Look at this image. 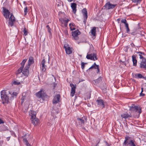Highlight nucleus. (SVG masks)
Listing matches in <instances>:
<instances>
[{
  "label": "nucleus",
  "mask_w": 146,
  "mask_h": 146,
  "mask_svg": "<svg viewBox=\"0 0 146 146\" xmlns=\"http://www.w3.org/2000/svg\"><path fill=\"white\" fill-rule=\"evenodd\" d=\"M82 12L84 16V18L87 19L88 18L87 11L86 8H84L82 10Z\"/></svg>",
  "instance_id": "obj_27"
},
{
  "label": "nucleus",
  "mask_w": 146,
  "mask_h": 146,
  "mask_svg": "<svg viewBox=\"0 0 146 146\" xmlns=\"http://www.w3.org/2000/svg\"><path fill=\"white\" fill-rule=\"evenodd\" d=\"M132 35H135L136 34V33L135 32H133L130 33Z\"/></svg>",
  "instance_id": "obj_46"
},
{
  "label": "nucleus",
  "mask_w": 146,
  "mask_h": 146,
  "mask_svg": "<svg viewBox=\"0 0 146 146\" xmlns=\"http://www.w3.org/2000/svg\"><path fill=\"white\" fill-rule=\"evenodd\" d=\"M17 93L16 92H13V93L12 97H14V96H16L17 95Z\"/></svg>",
  "instance_id": "obj_41"
},
{
  "label": "nucleus",
  "mask_w": 146,
  "mask_h": 146,
  "mask_svg": "<svg viewBox=\"0 0 146 146\" xmlns=\"http://www.w3.org/2000/svg\"><path fill=\"white\" fill-rule=\"evenodd\" d=\"M23 3L25 5H26L27 4H26V2L25 1H24L23 2Z\"/></svg>",
  "instance_id": "obj_53"
},
{
  "label": "nucleus",
  "mask_w": 146,
  "mask_h": 146,
  "mask_svg": "<svg viewBox=\"0 0 146 146\" xmlns=\"http://www.w3.org/2000/svg\"><path fill=\"white\" fill-rule=\"evenodd\" d=\"M32 123L34 125H37L39 123V119L36 118L31 119Z\"/></svg>",
  "instance_id": "obj_23"
},
{
  "label": "nucleus",
  "mask_w": 146,
  "mask_h": 146,
  "mask_svg": "<svg viewBox=\"0 0 146 146\" xmlns=\"http://www.w3.org/2000/svg\"><path fill=\"white\" fill-rule=\"evenodd\" d=\"M139 67L142 69L146 70V59H143L141 62Z\"/></svg>",
  "instance_id": "obj_15"
},
{
  "label": "nucleus",
  "mask_w": 146,
  "mask_h": 146,
  "mask_svg": "<svg viewBox=\"0 0 146 146\" xmlns=\"http://www.w3.org/2000/svg\"><path fill=\"white\" fill-rule=\"evenodd\" d=\"M80 32L78 30L72 32V35L74 39L78 40L79 38L78 35H80Z\"/></svg>",
  "instance_id": "obj_12"
},
{
  "label": "nucleus",
  "mask_w": 146,
  "mask_h": 146,
  "mask_svg": "<svg viewBox=\"0 0 146 146\" xmlns=\"http://www.w3.org/2000/svg\"><path fill=\"white\" fill-rule=\"evenodd\" d=\"M98 104L100 106H102L103 108L105 107V105L104 104L103 100L101 99L98 100H96Z\"/></svg>",
  "instance_id": "obj_20"
},
{
  "label": "nucleus",
  "mask_w": 146,
  "mask_h": 146,
  "mask_svg": "<svg viewBox=\"0 0 146 146\" xmlns=\"http://www.w3.org/2000/svg\"><path fill=\"white\" fill-rule=\"evenodd\" d=\"M24 80V78H21L20 80H17L16 81H14L13 82V84L15 85H20L21 83H22L23 82Z\"/></svg>",
  "instance_id": "obj_19"
},
{
  "label": "nucleus",
  "mask_w": 146,
  "mask_h": 146,
  "mask_svg": "<svg viewBox=\"0 0 146 146\" xmlns=\"http://www.w3.org/2000/svg\"><path fill=\"white\" fill-rule=\"evenodd\" d=\"M142 78H143V79H145V80H146V77H144L143 76H142Z\"/></svg>",
  "instance_id": "obj_52"
},
{
  "label": "nucleus",
  "mask_w": 146,
  "mask_h": 146,
  "mask_svg": "<svg viewBox=\"0 0 146 146\" xmlns=\"http://www.w3.org/2000/svg\"><path fill=\"white\" fill-rule=\"evenodd\" d=\"M136 55H132V56L133 62V65L135 66H137V60L136 58Z\"/></svg>",
  "instance_id": "obj_22"
},
{
  "label": "nucleus",
  "mask_w": 146,
  "mask_h": 146,
  "mask_svg": "<svg viewBox=\"0 0 146 146\" xmlns=\"http://www.w3.org/2000/svg\"><path fill=\"white\" fill-rule=\"evenodd\" d=\"M54 110H53V111H52V112H54Z\"/></svg>",
  "instance_id": "obj_57"
},
{
  "label": "nucleus",
  "mask_w": 146,
  "mask_h": 146,
  "mask_svg": "<svg viewBox=\"0 0 146 146\" xmlns=\"http://www.w3.org/2000/svg\"><path fill=\"white\" fill-rule=\"evenodd\" d=\"M34 62V61L33 57L30 56L29 58L28 63L27 66L30 67V65L33 64Z\"/></svg>",
  "instance_id": "obj_21"
},
{
  "label": "nucleus",
  "mask_w": 146,
  "mask_h": 146,
  "mask_svg": "<svg viewBox=\"0 0 146 146\" xmlns=\"http://www.w3.org/2000/svg\"><path fill=\"white\" fill-rule=\"evenodd\" d=\"M84 119H85V118H83V117H82V118H78L77 119V122L79 123L80 126H81L84 125L85 122Z\"/></svg>",
  "instance_id": "obj_18"
},
{
  "label": "nucleus",
  "mask_w": 146,
  "mask_h": 146,
  "mask_svg": "<svg viewBox=\"0 0 146 146\" xmlns=\"http://www.w3.org/2000/svg\"><path fill=\"white\" fill-rule=\"evenodd\" d=\"M25 93H24L22 94V97L21 98V103L22 104L24 101L25 100Z\"/></svg>",
  "instance_id": "obj_32"
},
{
  "label": "nucleus",
  "mask_w": 146,
  "mask_h": 146,
  "mask_svg": "<svg viewBox=\"0 0 146 146\" xmlns=\"http://www.w3.org/2000/svg\"><path fill=\"white\" fill-rule=\"evenodd\" d=\"M125 27L126 29V32L127 33H129V32L130 31V30L129 27V25L128 23L125 24Z\"/></svg>",
  "instance_id": "obj_33"
},
{
  "label": "nucleus",
  "mask_w": 146,
  "mask_h": 146,
  "mask_svg": "<svg viewBox=\"0 0 146 146\" xmlns=\"http://www.w3.org/2000/svg\"><path fill=\"white\" fill-rule=\"evenodd\" d=\"M58 111H56V114H58Z\"/></svg>",
  "instance_id": "obj_56"
},
{
  "label": "nucleus",
  "mask_w": 146,
  "mask_h": 146,
  "mask_svg": "<svg viewBox=\"0 0 146 146\" xmlns=\"http://www.w3.org/2000/svg\"><path fill=\"white\" fill-rule=\"evenodd\" d=\"M3 15L5 18L7 19L9 18V16L10 14V12L9 10L6 9L5 7H3Z\"/></svg>",
  "instance_id": "obj_8"
},
{
  "label": "nucleus",
  "mask_w": 146,
  "mask_h": 146,
  "mask_svg": "<svg viewBox=\"0 0 146 146\" xmlns=\"http://www.w3.org/2000/svg\"><path fill=\"white\" fill-rule=\"evenodd\" d=\"M4 123L3 121L1 119H0V124Z\"/></svg>",
  "instance_id": "obj_49"
},
{
  "label": "nucleus",
  "mask_w": 146,
  "mask_h": 146,
  "mask_svg": "<svg viewBox=\"0 0 146 146\" xmlns=\"http://www.w3.org/2000/svg\"><path fill=\"white\" fill-rule=\"evenodd\" d=\"M91 97V94L90 93H88L86 94V97L85 98V100L89 99Z\"/></svg>",
  "instance_id": "obj_34"
},
{
  "label": "nucleus",
  "mask_w": 146,
  "mask_h": 146,
  "mask_svg": "<svg viewBox=\"0 0 146 146\" xmlns=\"http://www.w3.org/2000/svg\"><path fill=\"white\" fill-rule=\"evenodd\" d=\"M102 78L101 77H100L97 79L94 80V81L96 84H98L102 81Z\"/></svg>",
  "instance_id": "obj_29"
},
{
  "label": "nucleus",
  "mask_w": 146,
  "mask_h": 146,
  "mask_svg": "<svg viewBox=\"0 0 146 146\" xmlns=\"http://www.w3.org/2000/svg\"><path fill=\"white\" fill-rule=\"evenodd\" d=\"M87 63H84L83 62H82L81 63V67L82 69H83L84 67V66L85 64H87Z\"/></svg>",
  "instance_id": "obj_39"
},
{
  "label": "nucleus",
  "mask_w": 146,
  "mask_h": 146,
  "mask_svg": "<svg viewBox=\"0 0 146 146\" xmlns=\"http://www.w3.org/2000/svg\"><path fill=\"white\" fill-rule=\"evenodd\" d=\"M36 113L34 111H31L30 112L29 115L31 116V119L36 118Z\"/></svg>",
  "instance_id": "obj_26"
},
{
  "label": "nucleus",
  "mask_w": 146,
  "mask_h": 146,
  "mask_svg": "<svg viewBox=\"0 0 146 146\" xmlns=\"http://www.w3.org/2000/svg\"><path fill=\"white\" fill-rule=\"evenodd\" d=\"M139 58L140 59H141L142 60H143V59H145L143 57V56L141 54H139Z\"/></svg>",
  "instance_id": "obj_42"
},
{
  "label": "nucleus",
  "mask_w": 146,
  "mask_h": 146,
  "mask_svg": "<svg viewBox=\"0 0 146 146\" xmlns=\"http://www.w3.org/2000/svg\"><path fill=\"white\" fill-rule=\"evenodd\" d=\"M87 19L86 18H84V23L85 25L86 24Z\"/></svg>",
  "instance_id": "obj_45"
},
{
  "label": "nucleus",
  "mask_w": 146,
  "mask_h": 146,
  "mask_svg": "<svg viewBox=\"0 0 146 146\" xmlns=\"http://www.w3.org/2000/svg\"><path fill=\"white\" fill-rule=\"evenodd\" d=\"M71 7L72 9L73 12L74 13H75L76 10V4L75 3H71Z\"/></svg>",
  "instance_id": "obj_25"
},
{
  "label": "nucleus",
  "mask_w": 146,
  "mask_h": 146,
  "mask_svg": "<svg viewBox=\"0 0 146 146\" xmlns=\"http://www.w3.org/2000/svg\"><path fill=\"white\" fill-rule=\"evenodd\" d=\"M64 48L65 49V50L66 54H70L72 53V48L70 47L68 44H66L64 45Z\"/></svg>",
  "instance_id": "obj_6"
},
{
  "label": "nucleus",
  "mask_w": 146,
  "mask_h": 146,
  "mask_svg": "<svg viewBox=\"0 0 146 146\" xmlns=\"http://www.w3.org/2000/svg\"><path fill=\"white\" fill-rule=\"evenodd\" d=\"M141 92H143V88H141Z\"/></svg>",
  "instance_id": "obj_54"
},
{
  "label": "nucleus",
  "mask_w": 146,
  "mask_h": 146,
  "mask_svg": "<svg viewBox=\"0 0 146 146\" xmlns=\"http://www.w3.org/2000/svg\"><path fill=\"white\" fill-rule=\"evenodd\" d=\"M129 110L132 112H138L139 114L141 112V108L137 106L132 104L131 106H129Z\"/></svg>",
  "instance_id": "obj_4"
},
{
  "label": "nucleus",
  "mask_w": 146,
  "mask_h": 146,
  "mask_svg": "<svg viewBox=\"0 0 146 146\" xmlns=\"http://www.w3.org/2000/svg\"><path fill=\"white\" fill-rule=\"evenodd\" d=\"M123 146H136L134 140L131 139L130 137L129 136H127L125 137V140L123 143Z\"/></svg>",
  "instance_id": "obj_3"
},
{
  "label": "nucleus",
  "mask_w": 146,
  "mask_h": 146,
  "mask_svg": "<svg viewBox=\"0 0 146 146\" xmlns=\"http://www.w3.org/2000/svg\"><path fill=\"white\" fill-rule=\"evenodd\" d=\"M86 58L88 59H90L93 60H97L98 58L96 53H92L90 54H87Z\"/></svg>",
  "instance_id": "obj_7"
},
{
  "label": "nucleus",
  "mask_w": 146,
  "mask_h": 146,
  "mask_svg": "<svg viewBox=\"0 0 146 146\" xmlns=\"http://www.w3.org/2000/svg\"><path fill=\"white\" fill-rule=\"evenodd\" d=\"M136 53H137L138 54H141L142 55H145V53L143 52H136Z\"/></svg>",
  "instance_id": "obj_43"
},
{
  "label": "nucleus",
  "mask_w": 146,
  "mask_h": 146,
  "mask_svg": "<svg viewBox=\"0 0 146 146\" xmlns=\"http://www.w3.org/2000/svg\"><path fill=\"white\" fill-rule=\"evenodd\" d=\"M60 98V96L59 94L56 95L53 99V103L56 104L59 102Z\"/></svg>",
  "instance_id": "obj_13"
},
{
  "label": "nucleus",
  "mask_w": 146,
  "mask_h": 146,
  "mask_svg": "<svg viewBox=\"0 0 146 146\" xmlns=\"http://www.w3.org/2000/svg\"><path fill=\"white\" fill-rule=\"evenodd\" d=\"M71 24L70 23L69 24V26L70 27V29H71V30L72 31L73 30H74L75 29L74 28H72L71 26Z\"/></svg>",
  "instance_id": "obj_44"
},
{
  "label": "nucleus",
  "mask_w": 146,
  "mask_h": 146,
  "mask_svg": "<svg viewBox=\"0 0 146 146\" xmlns=\"http://www.w3.org/2000/svg\"><path fill=\"white\" fill-rule=\"evenodd\" d=\"M134 76V77L138 78H142L143 76L140 73L135 74Z\"/></svg>",
  "instance_id": "obj_30"
},
{
  "label": "nucleus",
  "mask_w": 146,
  "mask_h": 146,
  "mask_svg": "<svg viewBox=\"0 0 146 146\" xmlns=\"http://www.w3.org/2000/svg\"><path fill=\"white\" fill-rule=\"evenodd\" d=\"M142 0H132L133 2L135 3H140Z\"/></svg>",
  "instance_id": "obj_36"
},
{
  "label": "nucleus",
  "mask_w": 146,
  "mask_h": 146,
  "mask_svg": "<svg viewBox=\"0 0 146 146\" xmlns=\"http://www.w3.org/2000/svg\"><path fill=\"white\" fill-rule=\"evenodd\" d=\"M9 25L11 27L13 26V23L15 21V19L13 13L11 14L10 17L9 18Z\"/></svg>",
  "instance_id": "obj_10"
},
{
  "label": "nucleus",
  "mask_w": 146,
  "mask_h": 146,
  "mask_svg": "<svg viewBox=\"0 0 146 146\" xmlns=\"http://www.w3.org/2000/svg\"><path fill=\"white\" fill-rule=\"evenodd\" d=\"M92 68L97 69V71L96 72L97 73H98L100 72L99 66L96 65L95 62L94 63V64L89 68V70H90Z\"/></svg>",
  "instance_id": "obj_17"
},
{
  "label": "nucleus",
  "mask_w": 146,
  "mask_h": 146,
  "mask_svg": "<svg viewBox=\"0 0 146 146\" xmlns=\"http://www.w3.org/2000/svg\"><path fill=\"white\" fill-rule=\"evenodd\" d=\"M65 34L66 35H68V33L67 30L65 31Z\"/></svg>",
  "instance_id": "obj_51"
},
{
  "label": "nucleus",
  "mask_w": 146,
  "mask_h": 146,
  "mask_svg": "<svg viewBox=\"0 0 146 146\" xmlns=\"http://www.w3.org/2000/svg\"><path fill=\"white\" fill-rule=\"evenodd\" d=\"M28 12V8L26 7L24 9V13L25 15Z\"/></svg>",
  "instance_id": "obj_40"
},
{
  "label": "nucleus",
  "mask_w": 146,
  "mask_h": 146,
  "mask_svg": "<svg viewBox=\"0 0 146 146\" xmlns=\"http://www.w3.org/2000/svg\"><path fill=\"white\" fill-rule=\"evenodd\" d=\"M46 28L47 29L48 31V32L50 33H51V29L50 27L48 25H47L46 26Z\"/></svg>",
  "instance_id": "obj_38"
},
{
  "label": "nucleus",
  "mask_w": 146,
  "mask_h": 146,
  "mask_svg": "<svg viewBox=\"0 0 146 146\" xmlns=\"http://www.w3.org/2000/svg\"><path fill=\"white\" fill-rule=\"evenodd\" d=\"M121 116L123 118L126 119L129 117H132V115L131 114H129L128 113H124L121 115Z\"/></svg>",
  "instance_id": "obj_24"
},
{
  "label": "nucleus",
  "mask_w": 146,
  "mask_h": 146,
  "mask_svg": "<svg viewBox=\"0 0 146 146\" xmlns=\"http://www.w3.org/2000/svg\"><path fill=\"white\" fill-rule=\"evenodd\" d=\"M145 94H144L142 93V92H141V93L140 94V96H145Z\"/></svg>",
  "instance_id": "obj_47"
},
{
  "label": "nucleus",
  "mask_w": 146,
  "mask_h": 146,
  "mask_svg": "<svg viewBox=\"0 0 146 146\" xmlns=\"http://www.w3.org/2000/svg\"><path fill=\"white\" fill-rule=\"evenodd\" d=\"M131 47H133V48L134 47H135V45L133 43H132L131 44Z\"/></svg>",
  "instance_id": "obj_48"
},
{
  "label": "nucleus",
  "mask_w": 146,
  "mask_h": 146,
  "mask_svg": "<svg viewBox=\"0 0 146 146\" xmlns=\"http://www.w3.org/2000/svg\"><path fill=\"white\" fill-rule=\"evenodd\" d=\"M60 21L63 24H64V26L66 27L67 26V23L68 22L70 21V20L67 19L65 17L63 19H59Z\"/></svg>",
  "instance_id": "obj_16"
},
{
  "label": "nucleus",
  "mask_w": 146,
  "mask_h": 146,
  "mask_svg": "<svg viewBox=\"0 0 146 146\" xmlns=\"http://www.w3.org/2000/svg\"><path fill=\"white\" fill-rule=\"evenodd\" d=\"M70 86L71 87L70 95L72 97L74 96L75 93V90L76 88V85H74L72 84H70Z\"/></svg>",
  "instance_id": "obj_14"
},
{
  "label": "nucleus",
  "mask_w": 146,
  "mask_h": 146,
  "mask_svg": "<svg viewBox=\"0 0 146 146\" xmlns=\"http://www.w3.org/2000/svg\"><path fill=\"white\" fill-rule=\"evenodd\" d=\"M23 31V32L24 34L26 36L28 34V32L27 30H26V28L25 27H24V30Z\"/></svg>",
  "instance_id": "obj_35"
},
{
  "label": "nucleus",
  "mask_w": 146,
  "mask_h": 146,
  "mask_svg": "<svg viewBox=\"0 0 146 146\" xmlns=\"http://www.w3.org/2000/svg\"><path fill=\"white\" fill-rule=\"evenodd\" d=\"M27 60V59H24L21 63V66L18 70L16 73L17 78H19L20 77L21 78H23L22 76V74H23L26 76H28L29 72V67L26 65L25 68L23 70L25 64Z\"/></svg>",
  "instance_id": "obj_1"
},
{
  "label": "nucleus",
  "mask_w": 146,
  "mask_h": 146,
  "mask_svg": "<svg viewBox=\"0 0 146 146\" xmlns=\"http://www.w3.org/2000/svg\"><path fill=\"white\" fill-rule=\"evenodd\" d=\"M68 1L69 2H71L72 1V0H68Z\"/></svg>",
  "instance_id": "obj_55"
},
{
  "label": "nucleus",
  "mask_w": 146,
  "mask_h": 146,
  "mask_svg": "<svg viewBox=\"0 0 146 146\" xmlns=\"http://www.w3.org/2000/svg\"><path fill=\"white\" fill-rule=\"evenodd\" d=\"M96 28L95 27H93L92 29L91 30V33L92 35L93 36H95L96 34Z\"/></svg>",
  "instance_id": "obj_28"
},
{
  "label": "nucleus",
  "mask_w": 146,
  "mask_h": 146,
  "mask_svg": "<svg viewBox=\"0 0 146 146\" xmlns=\"http://www.w3.org/2000/svg\"><path fill=\"white\" fill-rule=\"evenodd\" d=\"M116 5V4H113L110 3L109 2H108L105 5L104 7L106 9H110L113 8Z\"/></svg>",
  "instance_id": "obj_11"
},
{
  "label": "nucleus",
  "mask_w": 146,
  "mask_h": 146,
  "mask_svg": "<svg viewBox=\"0 0 146 146\" xmlns=\"http://www.w3.org/2000/svg\"><path fill=\"white\" fill-rule=\"evenodd\" d=\"M46 61L44 59H43L40 65L41 70L42 72H44L46 70V66L45 65Z\"/></svg>",
  "instance_id": "obj_9"
},
{
  "label": "nucleus",
  "mask_w": 146,
  "mask_h": 146,
  "mask_svg": "<svg viewBox=\"0 0 146 146\" xmlns=\"http://www.w3.org/2000/svg\"><path fill=\"white\" fill-rule=\"evenodd\" d=\"M12 96L11 94L9 91L7 92L5 90H3L1 92V96L2 101L3 104H7L9 102V96Z\"/></svg>",
  "instance_id": "obj_2"
},
{
  "label": "nucleus",
  "mask_w": 146,
  "mask_h": 146,
  "mask_svg": "<svg viewBox=\"0 0 146 146\" xmlns=\"http://www.w3.org/2000/svg\"><path fill=\"white\" fill-rule=\"evenodd\" d=\"M36 96L39 98H44L46 96V94L44 92L42 89L35 94Z\"/></svg>",
  "instance_id": "obj_5"
},
{
  "label": "nucleus",
  "mask_w": 146,
  "mask_h": 146,
  "mask_svg": "<svg viewBox=\"0 0 146 146\" xmlns=\"http://www.w3.org/2000/svg\"><path fill=\"white\" fill-rule=\"evenodd\" d=\"M121 20V19L120 18H119L117 19V22L118 23H119V22Z\"/></svg>",
  "instance_id": "obj_50"
},
{
  "label": "nucleus",
  "mask_w": 146,
  "mask_h": 146,
  "mask_svg": "<svg viewBox=\"0 0 146 146\" xmlns=\"http://www.w3.org/2000/svg\"><path fill=\"white\" fill-rule=\"evenodd\" d=\"M121 22L122 23H124L125 25V24H127V20L125 19H123L121 20Z\"/></svg>",
  "instance_id": "obj_37"
},
{
  "label": "nucleus",
  "mask_w": 146,
  "mask_h": 146,
  "mask_svg": "<svg viewBox=\"0 0 146 146\" xmlns=\"http://www.w3.org/2000/svg\"><path fill=\"white\" fill-rule=\"evenodd\" d=\"M23 141L24 142L25 144L27 146H31L30 144L28 142V141L26 138H24Z\"/></svg>",
  "instance_id": "obj_31"
}]
</instances>
